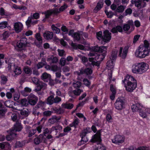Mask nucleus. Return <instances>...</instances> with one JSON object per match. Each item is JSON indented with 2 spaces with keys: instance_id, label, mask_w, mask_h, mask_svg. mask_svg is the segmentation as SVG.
Returning a JSON list of instances; mask_svg holds the SVG:
<instances>
[{
  "instance_id": "nucleus-1",
  "label": "nucleus",
  "mask_w": 150,
  "mask_h": 150,
  "mask_svg": "<svg viewBox=\"0 0 150 150\" xmlns=\"http://www.w3.org/2000/svg\"><path fill=\"white\" fill-rule=\"evenodd\" d=\"M122 83H125V86L127 91L132 92L136 88L137 82L133 76L127 74Z\"/></svg>"
},
{
  "instance_id": "nucleus-2",
  "label": "nucleus",
  "mask_w": 150,
  "mask_h": 150,
  "mask_svg": "<svg viewBox=\"0 0 150 150\" xmlns=\"http://www.w3.org/2000/svg\"><path fill=\"white\" fill-rule=\"evenodd\" d=\"M149 68L148 64L141 62L133 64L131 67V71L135 74H142L146 72Z\"/></svg>"
},
{
  "instance_id": "nucleus-3",
  "label": "nucleus",
  "mask_w": 150,
  "mask_h": 150,
  "mask_svg": "<svg viewBox=\"0 0 150 150\" xmlns=\"http://www.w3.org/2000/svg\"><path fill=\"white\" fill-rule=\"evenodd\" d=\"M149 45L148 43L145 44V43L144 45H140L136 49L134 54L136 57L143 59L149 56Z\"/></svg>"
},
{
  "instance_id": "nucleus-4",
  "label": "nucleus",
  "mask_w": 150,
  "mask_h": 150,
  "mask_svg": "<svg viewBox=\"0 0 150 150\" xmlns=\"http://www.w3.org/2000/svg\"><path fill=\"white\" fill-rule=\"evenodd\" d=\"M97 38L100 40H102L104 42H109L111 39V33L109 31L106 30L103 32V36L102 35V32H99L96 33Z\"/></svg>"
},
{
  "instance_id": "nucleus-5",
  "label": "nucleus",
  "mask_w": 150,
  "mask_h": 150,
  "mask_svg": "<svg viewBox=\"0 0 150 150\" xmlns=\"http://www.w3.org/2000/svg\"><path fill=\"white\" fill-rule=\"evenodd\" d=\"M105 54H98L95 58L90 57L89 58V60L93 66L99 67L100 64V62H101L105 58Z\"/></svg>"
},
{
  "instance_id": "nucleus-6",
  "label": "nucleus",
  "mask_w": 150,
  "mask_h": 150,
  "mask_svg": "<svg viewBox=\"0 0 150 150\" xmlns=\"http://www.w3.org/2000/svg\"><path fill=\"white\" fill-rule=\"evenodd\" d=\"M40 14L38 13H35L33 14H31L30 16L28 17L25 22L26 25L28 28L31 27V25H34L37 23L38 21L33 20L34 19H37L39 18Z\"/></svg>"
},
{
  "instance_id": "nucleus-7",
  "label": "nucleus",
  "mask_w": 150,
  "mask_h": 150,
  "mask_svg": "<svg viewBox=\"0 0 150 150\" xmlns=\"http://www.w3.org/2000/svg\"><path fill=\"white\" fill-rule=\"evenodd\" d=\"M125 102L123 97L118 98L114 104L115 107L118 110H122L125 108Z\"/></svg>"
},
{
  "instance_id": "nucleus-8",
  "label": "nucleus",
  "mask_w": 150,
  "mask_h": 150,
  "mask_svg": "<svg viewBox=\"0 0 150 150\" xmlns=\"http://www.w3.org/2000/svg\"><path fill=\"white\" fill-rule=\"evenodd\" d=\"M125 139V138L123 136L118 134L115 136L112 140V143L118 144L122 143L124 141Z\"/></svg>"
},
{
  "instance_id": "nucleus-9",
  "label": "nucleus",
  "mask_w": 150,
  "mask_h": 150,
  "mask_svg": "<svg viewBox=\"0 0 150 150\" xmlns=\"http://www.w3.org/2000/svg\"><path fill=\"white\" fill-rule=\"evenodd\" d=\"M144 109L142 108L139 111V114L143 118H146L150 114V108L144 106Z\"/></svg>"
},
{
  "instance_id": "nucleus-10",
  "label": "nucleus",
  "mask_w": 150,
  "mask_h": 150,
  "mask_svg": "<svg viewBox=\"0 0 150 150\" xmlns=\"http://www.w3.org/2000/svg\"><path fill=\"white\" fill-rule=\"evenodd\" d=\"M132 4H134L135 6L139 9L145 7L146 4L144 1H141L139 0H132Z\"/></svg>"
},
{
  "instance_id": "nucleus-11",
  "label": "nucleus",
  "mask_w": 150,
  "mask_h": 150,
  "mask_svg": "<svg viewBox=\"0 0 150 150\" xmlns=\"http://www.w3.org/2000/svg\"><path fill=\"white\" fill-rule=\"evenodd\" d=\"M28 102L31 105H35L38 101V99L36 96L32 93L30 94L28 97Z\"/></svg>"
},
{
  "instance_id": "nucleus-12",
  "label": "nucleus",
  "mask_w": 150,
  "mask_h": 150,
  "mask_svg": "<svg viewBox=\"0 0 150 150\" xmlns=\"http://www.w3.org/2000/svg\"><path fill=\"white\" fill-rule=\"evenodd\" d=\"M111 8L113 10L119 13L123 12L126 8V6L120 5L117 7L115 4H112L110 6Z\"/></svg>"
},
{
  "instance_id": "nucleus-13",
  "label": "nucleus",
  "mask_w": 150,
  "mask_h": 150,
  "mask_svg": "<svg viewBox=\"0 0 150 150\" xmlns=\"http://www.w3.org/2000/svg\"><path fill=\"white\" fill-rule=\"evenodd\" d=\"M13 26L15 31L17 33L20 32L23 29V25L20 22L15 23L14 24Z\"/></svg>"
},
{
  "instance_id": "nucleus-14",
  "label": "nucleus",
  "mask_w": 150,
  "mask_h": 150,
  "mask_svg": "<svg viewBox=\"0 0 150 150\" xmlns=\"http://www.w3.org/2000/svg\"><path fill=\"white\" fill-rule=\"evenodd\" d=\"M128 50L127 47H125L123 48L122 47H120L119 50V56L122 58H125L127 53Z\"/></svg>"
},
{
  "instance_id": "nucleus-15",
  "label": "nucleus",
  "mask_w": 150,
  "mask_h": 150,
  "mask_svg": "<svg viewBox=\"0 0 150 150\" xmlns=\"http://www.w3.org/2000/svg\"><path fill=\"white\" fill-rule=\"evenodd\" d=\"M141 108L143 109H144V106L139 103H137L136 104L132 105L131 106V109L133 112L139 111Z\"/></svg>"
},
{
  "instance_id": "nucleus-16",
  "label": "nucleus",
  "mask_w": 150,
  "mask_h": 150,
  "mask_svg": "<svg viewBox=\"0 0 150 150\" xmlns=\"http://www.w3.org/2000/svg\"><path fill=\"white\" fill-rule=\"evenodd\" d=\"M27 39L25 38H22L17 43V46L21 48L25 47L27 44Z\"/></svg>"
},
{
  "instance_id": "nucleus-17",
  "label": "nucleus",
  "mask_w": 150,
  "mask_h": 150,
  "mask_svg": "<svg viewBox=\"0 0 150 150\" xmlns=\"http://www.w3.org/2000/svg\"><path fill=\"white\" fill-rule=\"evenodd\" d=\"M107 49V47L104 46H101L100 47L96 46L94 48V50L95 51L103 53L102 54H105V55Z\"/></svg>"
},
{
  "instance_id": "nucleus-18",
  "label": "nucleus",
  "mask_w": 150,
  "mask_h": 150,
  "mask_svg": "<svg viewBox=\"0 0 150 150\" xmlns=\"http://www.w3.org/2000/svg\"><path fill=\"white\" fill-rule=\"evenodd\" d=\"M87 132L86 131H83L81 134V140L80 142L78 143L79 145H81V144H83L86 143L88 141V139L85 136Z\"/></svg>"
},
{
  "instance_id": "nucleus-19",
  "label": "nucleus",
  "mask_w": 150,
  "mask_h": 150,
  "mask_svg": "<svg viewBox=\"0 0 150 150\" xmlns=\"http://www.w3.org/2000/svg\"><path fill=\"white\" fill-rule=\"evenodd\" d=\"M22 128V127L21 125V122L18 120L17 121L16 124L14 125L13 127V129L12 130V132L14 131H20L21 130Z\"/></svg>"
},
{
  "instance_id": "nucleus-20",
  "label": "nucleus",
  "mask_w": 150,
  "mask_h": 150,
  "mask_svg": "<svg viewBox=\"0 0 150 150\" xmlns=\"http://www.w3.org/2000/svg\"><path fill=\"white\" fill-rule=\"evenodd\" d=\"M41 78L44 81L47 82L48 81H50L51 79V76L50 74L46 72H44L42 74Z\"/></svg>"
},
{
  "instance_id": "nucleus-21",
  "label": "nucleus",
  "mask_w": 150,
  "mask_h": 150,
  "mask_svg": "<svg viewBox=\"0 0 150 150\" xmlns=\"http://www.w3.org/2000/svg\"><path fill=\"white\" fill-rule=\"evenodd\" d=\"M101 141L100 136L99 134H96L93 135L91 139L92 142H100Z\"/></svg>"
},
{
  "instance_id": "nucleus-22",
  "label": "nucleus",
  "mask_w": 150,
  "mask_h": 150,
  "mask_svg": "<svg viewBox=\"0 0 150 150\" xmlns=\"http://www.w3.org/2000/svg\"><path fill=\"white\" fill-rule=\"evenodd\" d=\"M60 119L59 117H57L56 116L53 115L48 120V122L50 123L53 124L54 123L57 122Z\"/></svg>"
},
{
  "instance_id": "nucleus-23",
  "label": "nucleus",
  "mask_w": 150,
  "mask_h": 150,
  "mask_svg": "<svg viewBox=\"0 0 150 150\" xmlns=\"http://www.w3.org/2000/svg\"><path fill=\"white\" fill-rule=\"evenodd\" d=\"M58 59L57 57H54L53 55L49 56L47 59V61L49 62H51L52 63H56L58 62Z\"/></svg>"
},
{
  "instance_id": "nucleus-24",
  "label": "nucleus",
  "mask_w": 150,
  "mask_h": 150,
  "mask_svg": "<svg viewBox=\"0 0 150 150\" xmlns=\"http://www.w3.org/2000/svg\"><path fill=\"white\" fill-rule=\"evenodd\" d=\"M45 38L47 40H51L53 37V34L52 32L47 31L43 34Z\"/></svg>"
},
{
  "instance_id": "nucleus-25",
  "label": "nucleus",
  "mask_w": 150,
  "mask_h": 150,
  "mask_svg": "<svg viewBox=\"0 0 150 150\" xmlns=\"http://www.w3.org/2000/svg\"><path fill=\"white\" fill-rule=\"evenodd\" d=\"M107 66L108 70L112 71L114 67V61L112 59L109 60L107 64Z\"/></svg>"
},
{
  "instance_id": "nucleus-26",
  "label": "nucleus",
  "mask_w": 150,
  "mask_h": 150,
  "mask_svg": "<svg viewBox=\"0 0 150 150\" xmlns=\"http://www.w3.org/2000/svg\"><path fill=\"white\" fill-rule=\"evenodd\" d=\"M35 37L39 42L38 43H37L35 41V43L37 46H39L42 43V38L40 36V34L39 33H36L35 35Z\"/></svg>"
},
{
  "instance_id": "nucleus-27",
  "label": "nucleus",
  "mask_w": 150,
  "mask_h": 150,
  "mask_svg": "<svg viewBox=\"0 0 150 150\" xmlns=\"http://www.w3.org/2000/svg\"><path fill=\"white\" fill-rule=\"evenodd\" d=\"M103 2L102 0H100L98 2L97 5L94 9V11L97 12L103 7Z\"/></svg>"
},
{
  "instance_id": "nucleus-28",
  "label": "nucleus",
  "mask_w": 150,
  "mask_h": 150,
  "mask_svg": "<svg viewBox=\"0 0 150 150\" xmlns=\"http://www.w3.org/2000/svg\"><path fill=\"white\" fill-rule=\"evenodd\" d=\"M13 72L16 75H19L21 74L22 71L20 67L15 65H13Z\"/></svg>"
},
{
  "instance_id": "nucleus-29",
  "label": "nucleus",
  "mask_w": 150,
  "mask_h": 150,
  "mask_svg": "<svg viewBox=\"0 0 150 150\" xmlns=\"http://www.w3.org/2000/svg\"><path fill=\"white\" fill-rule=\"evenodd\" d=\"M92 72V69L91 68H86L84 69L83 71H81L80 74H82L84 73L87 75H89L91 74Z\"/></svg>"
},
{
  "instance_id": "nucleus-30",
  "label": "nucleus",
  "mask_w": 150,
  "mask_h": 150,
  "mask_svg": "<svg viewBox=\"0 0 150 150\" xmlns=\"http://www.w3.org/2000/svg\"><path fill=\"white\" fill-rule=\"evenodd\" d=\"M123 28L121 26H117L116 27H114L112 28L111 31L113 33H116L118 31L119 32H122V31Z\"/></svg>"
},
{
  "instance_id": "nucleus-31",
  "label": "nucleus",
  "mask_w": 150,
  "mask_h": 150,
  "mask_svg": "<svg viewBox=\"0 0 150 150\" xmlns=\"http://www.w3.org/2000/svg\"><path fill=\"white\" fill-rule=\"evenodd\" d=\"M42 135L40 134L39 136V137L35 139L34 140V143L36 144H39L42 141Z\"/></svg>"
},
{
  "instance_id": "nucleus-32",
  "label": "nucleus",
  "mask_w": 150,
  "mask_h": 150,
  "mask_svg": "<svg viewBox=\"0 0 150 150\" xmlns=\"http://www.w3.org/2000/svg\"><path fill=\"white\" fill-rule=\"evenodd\" d=\"M62 106L63 108L68 109H71L74 107V105L72 104L69 103L62 104Z\"/></svg>"
},
{
  "instance_id": "nucleus-33",
  "label": "nucleus",
  "mask_w": 150,
  "mask_h": 150,
  "mask_svg": "<svg viewBox=\"0 0 150 150\" xmlns=\"http://www.w3.org/2000/svg\"><path fill=\"white\" fill-rule=\"evenodd\" d=\"M94 150H106L105 148L101 144H98L96 146Z\"/></svg>"
},
{
  "instance_id": "nucleus-34",
  "label": "nucleus",
  "mask_w": 150,
  "mask_h": 150,
  "mask_svg": "<svg viewBox=\"0 0 150 150\" xmlns=\"http://www.w3.org/2000/svg\"><path fill=\"white\" fill-rule=\"evenodd\" d=\"M54 98L53 95H51L47 98V102L48 104L51 105L54 103Z\"/></svg>"
},
{
  "instance_id": "nucleus-35",
  "label": "nucleus",
  "mask_w": 150,
  "mask_h": 150,
  "mask_svg": "<svg viewBox=\"0 0 150 150\" xmlns=\"http://www.w3.org/2000/svg\"><path fill=\"white\" fill-rule=\"evenodd\" d=\"M42 13V14H44L45 15V17L46 18H48L49 16L52 14L51 10L43 12Z\"/></svg>"
},
{
  "instance_id": "nucleus-36",
  "label": "nucleus",
  "mask_w": 150,
  "mask_h": 150,
  "mask_svg": "<svg viewBox=\"0 0 150 150\" xmlns=\"http://www.w3.org/2000/svg\"><path fill=\"white\" fill-rule=\"evenodd\" d=\"M1 84H4L6 83L8 79L7 77L4 75H2L1 77Z\"/></svg>"
},
{
  "instance_id": "nucleus-37",
  "label": "nucleus",
  "mask_w": 150,
  "mask_h": 150,
  "mask_svg": "<svg viewBox=\"0 0 150 150\" xmlns=\"http://www.w3.org/2000/svg\"><path fill=\"white\" fill-rule=\"evenodd\" d=\"M24 72L27 74H30L32 73V70L31 69L27 66H25L23 68Z\"/></svg>"
},
{
  "instance_id": "nucleus-38",
  "label": "nucleus",
  "mask_w": 150,
  "mask_h": 150,
  "mask_svg": "<svg viewBox=\"0 0 150 150\" xmlns=\"http://www.w3.org/2000/svg\"><path fill=\"white\" fill-rule=\"evenodd\" d=\"M62 129V127L59 125H57L55 126H53L52 127V129L53 131L61 130Z\"/></svg>"
},
{
  "instance_id": "nucleus-39",
  "label": "nucleus",
  "mask_w": 150,
  "mask_h": 150,
  "mask_svg": "<svg viewBox=\"0 0 150 150\" xmlns=\"http://www.w3.org/2000/svg\"><path fill=\"white\" fill-rule=\"evenodd\" d=\"M51 28L53 31L55 32L56 33L59 34L60 33V29L55 26L54 25H52Z\"/></svg>"
},
{
  "instance_id": "nucleus-40",
  "label": "nucleus",
  "mask_w": 150,
  "mask_h": 150,
  "mask_svg": "<svg viewBox=\"0 0 150 150\" xmlns=\"http://www.w3.org/2000/svg\"><path fill=\"white\" fill-rule=\"evenodd\" d=\"M28 101L25 99H21L20 101V103L22 106H26L28 105Z\"/></svg>"
},
{
  "instance_id": "nucleus-41",
  "label": "nucleus",
  "mask_w": 150,
  "mask_h": 150,
  "mask_svg": "<svg viewBox=\"0 0 150 150\" xmlns=\"http://www.w3.org/2000/svg\"><path fill=\"white\" fill-rule=\"evenodd\" d=\"M118 52L117 50L115 49L112 51L111 54V57L112 59L114 60L117 57V55Z\"/></svg>"
},
{
  "instance_id": "nucleus-42",
  "label": "nucleus",
  "mask_w": 150,
  "mask_h": 150,
  "mask_svg": "<svg viewBox=\"0 0 150 150\" xmlns=\"http://www.w3.org/2000/svg\"><path fill=\"white\" fill-rule=\"evenodd\" d=\"M20 111V113L22 115H24L25 116H27L28 115V110H18Z\"/></svg>"
},
{
  "instance_id": "nucleus-43",
  "label": "nucleus",
  "mask_w": 150,
  "mask_h": 150,
  "mask_svg": "<svg viewBox=\"0 0 150 150\" xmlns=\"http://www.w3.org/2000/svg\"><path fill=\"white\" fill-rule=\"evenodd\" d=\"M105 12L108 17L110 18H111L114 15V14L111 11H107L105 10Z\"/></svg>"
},
{
  "instance_id": "nucleus-44",
  "label": "nucleus",
  "mask_w": 150,
  "mask_h": 150,
  "mask_svg": "<svg viewBox=\"0 0 150 150\" xmlns=\"http://www.w3.org/2000/svg\"><path fill=\"white\" fill-rule=\"evenodd\" d=\"M13 132L12 131V133L7 135L6 137V139L8 141H10L13 139L14 137V136L16 135L15 134L12 133Z\"/></svg>"
},
{
  "instance_id": "nucleus-45",
  "label": "nucleus",
  "mask_w": 150,
  "mask_h": 150,
  "mask_svg": "<svg viewBox=\"0 0 150 150\" xmlns=\"http://www.w3.org/2000/svg\"><path fill=\"white\" fill-rule=\"evenodd\" d=\"M46 64V62L45 61H43L42 59V62L38 63L37 65V66L38 69L42 67L44 65Z\"/></svg>"
},
{
  "instance_id": "nucleus-46",
  "label": "nucleus",
  "mask_w": 150,
  "mask_h": 150,
  "mask_svg": "<svg viewBox=\"0 0 150 150\" xmlns=\"http://www.w3.org/2000/svg\"><path fill=\"white\" fill-rule=\"evenodd\" d=\"M31 91V89L30 88L26 87H25L24 89V91L22 92V94L23 95L25 96H28V94H25V92L30 93Z\"/></svg>"
},
{
  "instance_id": "nucleus-47",
  "label": "nucleus",
  "mask_w": 150,
  "mask_h": 150,
  "mask_svg": "<svg viewBox=\"0 0 150 150\" xmlns=\"http://www.w3.org/2000/svg\"><path fill=\"white\" fill-rule=\"evenodd\" d=\"M8 24L6 21H3L0 23V29H3L6 28Z\"/></svg>"
},
{
  "instance_id": "nucleus-48",
  "label": "nucleus",
  "mask_w": 150,
  "mask_h": 150,
  "mask_svg": "<svg viewBox=\"0 0 150 150\" xmlns=\"http://www.w3.org/2000/svg\"><path fill=\"white\" fill-rule=\"evenodd\" d=\"M83 83L84 85L89 87L91 84V82L87 79H84L83 80Z\"/></svg>"
},
{
  "instance_id": "nucleus-49",
  "label": "nucleus",
  "mask_w": 150,
  "mask_h": 150,
  "mask_svg": "<svg viewBox=\"0 0 150 150\" xmlns=\"http://www.w3.org/2000/svg\"><path fill=\"white\" fill-rule=\"evenodd\" d=\"M66 60L64 58H62L60 60L59 64L62 66H64L66 64H68L66 62Z\"/></svg>"
},
{
  "instance_id": "nucleus-50",
  "label": "nucleus",
  "mask_w": 150,
  "mask_h": 150,
  "mask_svg": "<svg viewBox=\"0 0 150 150\" xmlns=\"http://www.w3.org/2000/svg\"><path fill=\"white\" fill-rule=\"evenodd\" d=\"M82 32H78L76 33V40H79L82 36Z\"/></svg>"
},
{
  "instance_id": "nucleus-51",
  "label": "nucleus",
  "mask_w": 150,
  "mask_h": 150,
  "mask_svg": "<svg viewBox=\"0 0 150 150\" xmlns=\"http://www.w3.org/2000/svg\"><path fill=\"white\" fill-rule=\"evenodd\" d=\"M57 51L59 56L62 57L64 55L65 56V51L63 50L58 49L57 50Z\"/></svg>"
},
{
  "instance_id": "nucleus-52",
  "label": "nucleus",
  "mask_w": 150,
  "mask_h": 150,
  "mask_svg": "<svg viewBox=\"0 0 150 150\" xmlns=\"http://www.w3.org/2000/svg\"><path fill=\"white\" fill-rule=\"evenodd\" d=\"M136 150H150V147L141 146L138 148Z\"/></svg>"
},
{
  "instance_id": "nucleus-53",
  "label": "nucleus",
  "mask_w": 150,
  "mask_h": 150,
  "mask_svg": "<svg viewBox=\"0 0 150 150\" xmlns=\"http://www.w3.org/2000/svg\"><path fill=\"white\" fill-rule=\"evenodd\" d=\"M36 132V131L35 129H31L29 132L28 136L29 137H32L34 135Z\"/></svg>"
},
{
  "instance_id": "nucleus-54",
  "label": "nucleus",
  "mask_w": 150,
  "mask_h": 150,
  "mask_svg": "<svg viewBox=\"0 0 150 150\" xmlns=\"http://www.w3.org/2000/svg\"><path fill=\"white\" fill-rule=\"evenodd\" d=\"M77 49L82 50L85 49V47L82 45L80 44H76V49Z\"/></svg>"
},
{
  "instance_id": "nucleus-55",
  "label": "nucleus",
  "mask_w": 150,
  "mask_h": 150,
  "mask_svg": "<svg viewBox=\"0 0 150 150\" xmlns=\"http://www.w3.org/2000/svg\"><path fill=\"white\" fill-rule=\"evenodd\" d=\"M68 7V6L65 4H64L62 6L59 8V11L60 12L63 11L66 9Z\"/></svg>"
},
{
  "instance_id": "nucleus-56",
  "label": "nucleus",
  "mask_w": 150,
  "mask_h": 150,
  "mask_svg": "<svg viewBox=\"0 0 150 150\" xmlns=\"http://www.w3.org/2000/svg\"><path fill=\"white\" fill-rule=\"evenodd\" d=\"M69 35L73 37L74 40L75 39V32L74 30H70L69 33Z\"/></svg>"
},
{
  "instance_id": "nucleus-57",
  "label": "nucleus",
  "mask_w": 150,
  "mask_h": 150,
  "mask_svg": "<svg viewBox=\"0 0 150 150\" xmlns=\"http://www.w3.org/2000/svg\"><path fill=\"white\" fill-rule=\"evenodd\" d=\"M106 119L109 122H111L112 121V117L110 115L108 114L106 116Z\"/></svg>"
},
{
  "instance_id": "nucleus-58",
  "label": "nucleus",
  "mask_w": 150,
  "mask_h": 150,
  "mask_svg": "<svg viewBox=\"0 0 150 150\" xmlns=\"http://www.w3.org/2000/svg\"><path fill=\"white\" fill-rule=\"evenodd\" d=\"M130 28V25L127 24H125L123 26V29L125 31L128 30Z\"/></svg>"
},
{
  "instance_id": "nucleus-59",
  "label": "nucleus",
  "mask_w": 150,
  "mask_h": 150,
  "mask_svg": "<svg viewBox=\"0 0 150 150\" xmlns=\"http://www.w3.org/2000/svg\"><path fill=\"white\" fill-rule=\"evenodd\" d=\"M140 37V35H136L134 36V37L133 40V42L134 43H135L137 41V40H138L139 39V37Z\"/></svg>"
},
{
  "instance_id": "nucleus-60",
  "label": "nucleus",
  "mask_w": 150,
  "mask_h": 150,
  "mask_svg": "<svg viewBox=\"0 0 150 150\" xmlns=\"http://www.w3.org/2000/svg\"><path fill=\"white\" fill-rule=\"evenodd\" d=\"M39 86H40V87L41 89H45L46 87V84L43 83H40L38 84Z\"/></svg>"
},
{
  "instance_id": "nucleus-61",
  "label": "nucleus",
  "mask_w": 150,
  "mask_h": 150,
  "mask_svg": "<svg viewBox=\"0 0 150 150\" xmlns=\"http://www.w3.org/2000/svg\"><path fill=\"white\" fill-rule=\"evenodd\" d=\"M42 125H40L38 126L36 128V131H38V133H40L42 131Z\"/></svg>"
},
{
  "instance_id": "nucleus-62",
  "label": "nucleus",
  "mask_w": 150,
  "mask_h": 150,
  "mask_svg": "<svg viewBox=\"0 0 150 150\" xmlns=\"http://www.w3.org/2000/svg\"><path fill=\"white\" fill-rule=\"evenodd\" d=\"M83 92L82 90L76 88V96L79 95L81 93Z\"/></svg>"
},
{
  "instance_id": "nucleus-63",
  "label": "nucleus",
  "mask_w": 150,
  "mask_h": 150,
  "mask_svg": "<svg viewBox=\"0 0 150 150\" xmlns=\"http://www.w3.org/2000/svg\"><path fill=\"white\" fill-rule=\"evenodd\" d=\"M12 8H13L15 9H19L21 10L22 9V8L21 7L16 5L15 4H13L12 6L11 7Z\"/></svg>"
},
{
  "instance_id": "nucleus-64",
  "label": "nucleus",
  "mask_w": 150,
  "mask_h": 150,
  "mask_svg": "<svg viewBox=\"0 0 150 150\" xmlns=\"http://www.w3.org/2000/svg\"><path fill=\"white\" fill-rule=\"evenodd\" d=\"M52 13L54 14H57L60 12L59 11V9H58L57 8H54V9L51 10Z\"/></svg>"
}]
</instances>
